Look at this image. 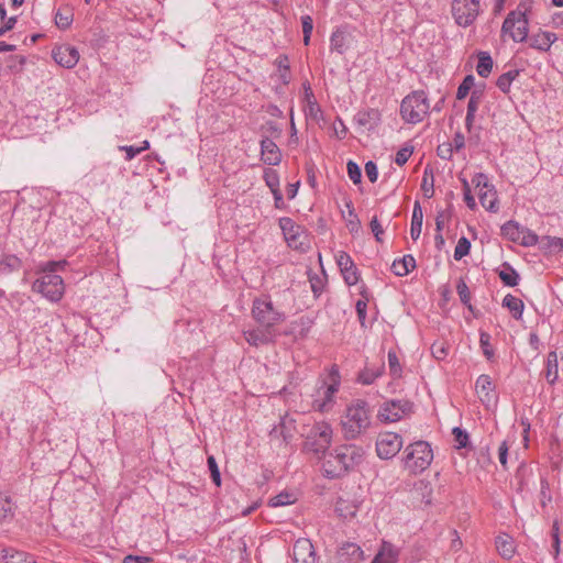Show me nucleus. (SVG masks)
Returning <instances> with one entry per match:
<instances>
[{
    "label": "nucleus",
    "instance_id": "obj_29",
    "mask_svg": "<svg viewBox=\"0 0 563 563\" xmlns=\"http://www.w3.org/2000/svg\"><path fill=\"white\" fill-rule=\"evenodd\" d=\"M423 221V212L419 201L415 202L410 225V235L413 241H417L421 234Z\"/></svg>",
    "mask_w": 563,
    "mask_h": 563
},
{
    "label": "nucleus",
    "instance_id": "obj_14",
    "mask_svg": "<svg viewBox=\"0 0 563 563\" xmlns=\"http://www.w3.org/2000/svg\"><path fill=\"white\" fill-rule=\"evenodd\" d=\"M53 59L65 68H73L79 60V52L75 46L63 44L52 51Z\"/></svg>",
    "mask_w": 563,
    "mask_h": 563
},
{
    "label": "nucleus",
    "instance_id": "obj_55",
    "mask_svg": "<svg viewBox=\"0 0 563 563\" xmlns=\"http://www.w3.org/2000/svg\"><path fill=\"white\" fill-rule=\"evenodd\" d=\"M387 356H388V366H389L391 375L399 376L400 372H401V367H400L399 360L397 357L396 352L389 351Z\"/></svg>",
    "mask_w": 563,
    "mask_h": 563
},
{
    "label": "nucleus",
    "instance_id": "obj_45",
    "mask_svg": "<svg viewBox=\"0 0 563 563\" xmlns=\"http://www.w3.org/2000/svg\"><path fill=\"white\" fill-rule=\"evenodd\" d=\"M294 501H295V498H294L292 494L283 492L280 494L272 497L269 499L268 504L272 507H282V506L291 505Z\"/></svg>",
    "mask_w": 563,
    "mask_h": 563
},
{
    "label": "nucleus",
    "instance_id": "obj_19",
    "mask_svg": "<svg viewBox=\"0 0 563 563\" xmlns=\"http://www.w3.org/2000/svg\"><path fill=\"white\" fill-rule=\"evenodd\" d=\"M353 120L358 126H362V128L366 129L367 131H372V130L376 129L378 126V124L380 123L382 114H380L379 110L369 108V109L360 110L354 115Z\"/></svg>",
    "mask_w": 563,
    "mask_h": 563
},
{
    "label": "nucleus",
    "instance_id": "obj_5",
    "mask_svg": "<svg viewBox=\"0 0 563 563\" xmlns=\"http://www.w3.org/2000/svg\"><path fill=\"white\" fill-rule=\"evenodd\" d=\"M433 460V452L426 441H417L406 446L404 451V467L410 474H420L427 470Z\"/></svg>",
    "mask_w": 563,
    "mask_h": 563
},
{
    "label": "nucleus",
    "instance_id": "obj_11",
    "mask_svg": "<svg viewBox=\"0 0 563 563\" xmlns=\"http://www.w3.org/2000/svg\"><path fill=\"white\" fill-rule=\"evenodd\" d=\"M330 383H322L321 387L318 390V394L321 398H316L312 402V407L314 410L320 412L328 411L333 402V397L335 393L339 390L340 386V375L339 371L335 367H332L330 375Z\"/></svg>",
    "mask_w": 563,
    "mask_h": 563
},
{
    "label": "nucleus",
    "instance_id": "obj_37",
    "mask_svg": "<svg viewBox=\"0 0 563 563\" xmlns=\"http://www.w3.org/2000/svg\"><path fill=\"white\" fill-rule=\"evenodd\" d=\"M520 71L518 69H511L507 73L501 74L496 81V86L504 92L507 93L510 91V87L512 81L519 76Z\"/></svg>",
    "mask_w": 563,
    "mask_h": 563
},
{
    "label": "nucleus",
    "instance_id": "obj_10",
    "mask_svg": "<svg viewBox=\"0 0 563 563\" xmlns=\"http://www.w3.org/2000/svg\"><path fill=\"white\" fill-rule=\"evenodd\" d=\"M412 409L413 404L408 399H391L380 406L377 418L386 423L397 422L410 415Z\"/></svg>",
    "mask_w": 563,
    "mask_h": 563
},
{
    "label": "nucleus",
    "instance_id": "obj_48",
    "mask_svg": "<svg viewBox=\"0 0 563 563\" xmlns=\"http://www.w3.org/2000/svg\"><path fill=\"white\" fill-rule=\"evenodd\" d=\"M148 147H150L148 141H144L143 145L140 146V147H135V146H132V145H123V146H120L119 150L125 152V154H126L125 159L126 161H131L136 155L142 153L143 151H146Z\"/></svg>",
    "mask_w": 563,
    "mask_h": 563
},
{
    "label": "nucleus",
    "instance_id": "obj_27",
    "mask_svg": "<svg viewBox=\"0 0 563 563\" xmlns=\"http://www.w3.org/2000/svg\"><path fill=\"white\" fill-rule=\"evenodd\" d=\"M416 267V260L412 255H405L402 258L395 260L391 271L396 276L408 275Z\"/></svg>",
    "mask_w": 563,
    "mask_h": 563
},
{
    "label": "nucleus",
    "instance_id": "obj_42",
    "mask_svg": "<svg viewBox=\"0 0 563 563\" xmlns=\"http://www.w3.org/2000/svg\"><path fill=\"white\" fill-rule=\"evenodd\" d=\"M456 291L463 305H465L471 311H473V306L471 305V294L466 283L463 279H460L456 285Z\"/></svg>",
    "mask_w": 563,
    "mask_h": 563
},
{
    "label": "nucleus",
    "instance_id": "obj_31",
    "mask_svg": "<svg viewBox=\"0 0 563 563\" xmlns=\"http://www.w3.org/2000/svg\"><path fill=\"white\" fill-rule=\"evenodd\" d=\"M14 505L11 498L0 495V523H9L14 518Z\"/></svg>",
    "mask_w": 563,
    "mask_h": 563
},
{
    "label": "nucleus",
    "instance_id": "obj_61",
    "mask_svg": "<svg viewBox=\"0 0 563 563\" xmlns=\"http://www.w3.org/2000/svg\"><path fill=\"white\" fill-rule=\"evenodd\" d=\"M355 310L357 313V318L361 322V325H365L366 311H367V302L365 300H357L355 305Z\"/></svg>",
    "mask_w": 563,
    "mask_h": 563
},
{
    "label": "nucleus",
    "instance_id": "obj_9",
    "mask_svg": "<svg viewBox=\"0 0 563 563\" xmlns=\"http://www.w3.org/2000/svg\"><path fill=\"white\" fill-rule=\"evenodd\" d=\"M279 227L289 247L298 251L308 249V233L303 227L288 217L279 219Z\"/></svg>",
    "mask_w": 563,
    "mask_h": 563
},
{
    "label": "nucleus",
    "instance_id": "obj_4",
    "mask_svg": "<svg viewBox=\"0 0 563 563\" xmlns=\"http://www.w3.org/2000/svg\"><path fill=\"white\" fill-rule=\"evenodd\" d=\"M430 103L424 90H415L400 103V115L406 123L417 124L429 114Z\"/></svg>",
    "mask_w": 563,
    "mask_h": 563
},
{
    "label": "nucleus",
    "instance_id": "obj_52",
    "mask_svg": "<svg viewBox=\"0 0 563 563\" xmlns=\"http://www.w3.org/2000/svg\"><path fill=\"white\" fill-rule=\"evenodd\" d=\"M335 261L341 272L354 265L352 257L344 251H339L336 253Z\"/></svg>",
    "mask_w": 563,
    "mask_h": 563
},
{
    "label": "nucleus",
    "instance_id": "obj_36",
    "mask_svg": "<svg viewBox=\"0 0 563 563\" xmlns=\"http://www.w3.org/2000/svg\"><path fill=\"white\" fill-rule=\"evenodd\" d=\"M21 260L13 254H2L0 255V272L1 273H11L20 269Z\"/></svg>",
    "mask_w": 563,
    "mask_h": 563
},
{
    "label": "nucleus",
    "instance_id": "obj_3",
    "mask_svg": "<svg viewBox=\"0 0 563 563\" xmlns=\"http://www.w3.org/2000/svg\"><path fill=\"white\" fill-rule=\"evenodd\" d=\"M533 3V0H521L516 10L510 11L506 16L501 32L509 34L515 42H525L529 32L528 14L531 12Z\"/></svg>",
    "mask_w": 563,
    "mask_h": 563
},
{
    "label": "nucleus",
    "instance_id": "obj_30",
    "mask_svg": "<svg viewBox=\"0 0 563 563\" xmlns=\"http://www.w3.org/2000/svg\"><path fill=\"white\" fill-rule=\"evenodd\" d=\"M503 307H506L516 320L522 318L525 303L520 298L508 294L503 299Z\"/></svg>",
    "mask_w": 563,
    "mask_h": 563
},
{
    "label": "nucleus",
    "instance_id": "obj_40",
    "mask_svg": "<svg viewBox=\"0 0 563 563\" xmlns=\"http://www.w3.org/2000/svg\"><path fill=\"white\" fill-rule=\"evenodd\" d=\"M434 180L433 170L430 167H426L423 170L421 189L426 197L431 198L434 194Z\"/></svg>",
    "mask_w": 563,
    "mask_h": 563
},
{
    "label": "nucleus",
    "instance_id": "obj_46",
    "mask_svg": "<svg viewBox=\"0 0 563 563\" xmlns=\"http://www.w3.org/2000/svg\"><path fill=\"white\" fill-rule=\"evenodd\" d=\"M452 434H453L454 441L456 443V445H455L456 449H463L468 445L470 437L465 430H463L459 427H455L452 430Z\"/></svg>",
    "mask_w": 563,
    "mask_h": 563
},
{
    "label": "nucleus",
    "instance_id": "obj_33",
    "mask_svg": "<svg viewBox=\"0 0 563 563\" xmlns=\"http://www.w3.org/2000/svg\"><path fill=\"white\" fill-rule=\"evenodd\" d=\"M384 371V365L365 367L360 374L357 380L363 385L373 384Z\"/></svg>",
    "mask_w": 563,
    "mask_h": 563
},
{
    "label": "nucleus",
    "instance_id": "obj_39",
    "mask_svg": "<svg viewBox=\"0 0 563 563\" xmlns=\"http://www.w3.org/2000/svg\"><path fill=\"white\" fill-rule=\"evenodd\" d=\"M330 47L331 51H335L339 54H343L346 51V38L345 33L343 31L338 29L334 32H332L330 37Z\"/></svg>",
    "mask_w": 563,
    "mask_h": 563
},
{
    "label": "nucleus",
    "instance_id": "obj_21",
    "mask_svg": "<svg viewBox=\"0 0 563 563\" xmlns=\"http://www.w3.org/2000/svg\"><path fill=\"white\" fill-rule=\"evenodd\" d=\"M0 558L3 563H37L32 554L12 548L1 549Z\"/></svg>",
    "mask_w": 563,
    "mask_h": 563
},
{
    "label": "nucleus",
    "instance_id": "obj_50",
    "mask_svg": "<svg viewBox=\"0 0 563 563\" xmlns=\"http://www.w3.org/2000/svg\"><path fill=\"white\" fill-rule=\"evenodd\" d=\"M412 153H413V146L406 145V146L401 147L396 153L395 163L398 166L405 165L408 162V159L410 158V156L412 155Z\"/></svg>",
    "mask_w": 563,
    "mask_h": 563
},
{
    "label": "nucleus",
    "instance_id": "obj_8",
    "mask_svg": "<svg viewBox=\"0 0 563 563\" xmlns=\"http://www.w3.org/2000/svg\"><path fill=\"white\" fill-rule=\"evenodd\" d=\"M332 428L327 422L316 423L305 441V449L316 454L325 453L332 442Z\"/></svg>",
    "mask_w": 563,
    "mask_h": 563
},
{
    "label": "nucleus",
    "instance_id": "obj_17",
    "mask_svg": "<svg viewBox=\"0 0 563 563\" xmlns=\"http://www.w3.org/2000/svg\"><path fill=\"white\" fill-rule=\"evenodd\" d=\"M261 156L266 165L276 166L282 162V152L276 143L267 136L261 140Z\"/></svg>",
    "mask_w": 563,
    "mask_h": 563
},
{
    "label": "nucleus",
    "instance_id": "obj_47",
    "mask_svg": "<svg viewBox=\"0 0 563 563\" xmlns=\"http://www.w3.org/2000/svg\"><path fill=\"white\" fill-rule=\"evenodd\" d=\"M479 345H481L486 358L492 360L494 357V350L490 344V334L489 333L481 331Z\"/></svg>",
    "mask_w": 563,
    "mask_h": 563
},
{
    "label": "nucleus",
    "instance_id": "obj_32",
    "mask_svg": "<svg viewBox=\"0 0 563 563\" xmlns=\"http://www.w3.org/2000/svg\"><path fill=\"white\" fill-rule=\"evenodd\" d=\"M498 276L501 282L509 287L517 286L520 279L519 274L509 263L503 264V269L498 273Z\"/></svg>",
    "mask_w": 563,
    "mask_h": 563
},
{
    "label": "nucleus",
    "instance_id": "obj_58",
    "mask_svg": "<svg viewBox=\"0 0 563 563\" xmlns=\"http://www.w3.org/2000/svg\"><path fill=\"white\" fill-rule=\"evenodd\" d=\"M453 144L443 143L438 146L437 154L440 158L450 161L453 156Z\"/></svg>",
    "mask_w": 563,
    "mask_h": 563
},
{
    "label": "nucleus",
    "instance_id": "obj_64",
    "mask_svg": "<svg viewBox=\"0 0 563 563\" xmlns=\"http://www.w3.org/2000/svg\"><path fill=\"white\" fill-rule=\"evenodd\" d=\"M152 559L144 555H126L123 559V563H150Z\"/></svg>",
    "mask_w": 563,
    "mask_h": 563
},
{
    "label": "nucleus",
    "instance_id": "obj_26",
    "mask_svg": "<svg viewBox=\"0 0 563 563\" xmlns=\"http://www.w3.org/2000/svg\"><path fill=\"white\" fill-rule=\"evenodd\" d=\"M496 549L499 555L506 560H510L515 554V543L510 536L501 534L495 540Z\"/></svg>",
    "mask_w": 563,
    "mask_h": 563
},
{
    "label": "nucleus",
    "instance_id": "obj_60",
    "mask_svg": "<svg viewBox=\"0 0 563 563\" xmlns=\"http://www.w3.org/2000/svg\"><path fill=\"white\" fill-rule=\"evenodd\" d=\"M371 230L375 236V240L379 243L383 242L382 235L384 234V230L377 219V217H373L369 223Z\"/></svg>",
    "mask_w": 563,
    "mask_h": 563
},
{
    "label": "nucleus",
    "instance_id": "obj_35",
    "mask_svg": "<svg viewBox=\"0 0 563 563\" xmlns=\"http://www.w3.org/2000/svg\"><path fill=\"white\" fill-rule=\"evenodd\" d=\"M493 58L487 52H481L478 54V63L476 66V71L478 76L483 78H487L493 69Z\"/></svg>",
    "mask_w": 563,
    "mask_h": 563
},
{
    "label": "nucleus",
    "instance_id": "obj_16",
    "mask_svg": "<svg viewBox=\"0 0 563 563\" xmlns=\"http://www.w3.org/2000/svg\"><path fill=\"white\" fill-rule=\"evenodd\" d=\"M476 393L485 406H490L496 400L495 385L488 375H479L475 383Z\"/></svg>",
    "mask_w": 563,
    "mask_h": 563
},
{
    "label": "nucleus",
    "instance_id": "obj_24",
    "mask_svg": "<svg viewBox=\"0 0 563 563\" xmlns=\"http://www.w3.org/2000/svg\"><path fill=\"white\" fill-rule=\"evenodd\" d=\"M555 41L556 35L554 33L539 32L530 37V46L538 51L548 52Z\"/></svg>",
    "mask_w": 563,
    "mask_h": 563
},
{
    "label": "nucleus",
    "instance_id": "obj_6",
    "mask_svg": "<svg viewBox=\"0 0 563 563\" xmlns=\"http://www.w3.org/2000/svg\"><path fill=\"white\" fill-rule=\"evenodd\" d=\"M252 317L263 328L274 331V327L283 323L285 312L277 309L268 296L255 298L252 305Z\"/></svg>",
    "mask_w": 563,
    "mask_h": 563
},
{
    "label": "nucleus",
    "instance_id": "obj_63",
    "mask_svg": "<svg viewBox=\"0 0 563 563\" xmlns=\"http://www.w3.org/2000/svg\"><path fill=\"white\" fill-rule=\"evenodd\" d=\"M335 136L339 140H343L347 134V128L345 126L344 122L338 118L336 122L333 125Z\"/></svg>",
    "mask_w": 563,
    "mask_h": 563
},
{
    "label": "nucleus",
    "instance_id": "obj_56",
    "mask_svg": "<svg viewBox=\"0 0 563 563\" xmlns=\"http://www.w3.org/2000/svg\"><path fill=\"white\" fill-rule=\"evenodd\" d=\"M264 179H265L266 185L269 187V189L272 191L279 189L278 188L279 187V178L275 170H273V169L266 170L264 174Z\"/></svg>",
    "mask_w": 563,
    "mask_h": 563
},
{
    "label": "nucleus",
    "instance_id": "obj_12",
    "mask_svg": "<svg viewBox=\"0 0 563 563\" xmlns=\"http://www.w3.org/2000/svg\"><path fill=\"white\" fill-rule=\"evenodd\" d=\"M481 0H453L452 14L455 22L463 27H467L476 20L479 13Z\"/></svg>",
    "mask_w": 563,
    "mask_h": 563
},
{
    "label": "nucleus",
    "instance_id": "obj_38",
    "mask_svg": "<svg viewBox=\"0 0 563 563\" xmlns=\"http://www.w3.org/2000/svg\"><path fill=\"white\" fill-rule=\"evenodd\" d=\"M74 20V14L70 8L65 7L57 10L55 14V23L56 25L62 29L66 30L70 26Z\"/></svg>",
    "mask_w": 563,
    "mask_h": 563
},
{
    "label": "nucleus",
    "instance_id": "obj_2",
    "mask_svg": "<svg viewBox=\"0 0 563 563\" xmlns=\"http://www.w3.org/2000/svg\"><path fill=\"white\" fill-rule=\"evenodd\" d=\"M341 431L345 440H355L364 434L371 426V411L368 404L363 399H355L346 406L341 417Z\"/></svg>",
    "mask_w": 563,
    "mask_h": 563
},
{
    "label": "nucleus",
    "instance_id": "obj_43",
    "mask_svg": "<svg viewBox=\"0 0 563 563\" xmlns=\"http://www.w3.org/2000/svg\"><path fill=\"white\" fill-rule=\"evenodd\" d=\"M474 80L475 79L473 75L465 76L463 81L457 87L456 99L462 100L470 93L471 89L474 86Z\"/></svg>",
    "mask_w": 563,
    "mask_h": 563
},
{
    "label": "nucleus",
    "instance_id": "obj_1",
    "mask_svg": "<svg viewBox=\"0 0 563 563\" xmlns=\"http://www.w3.org/2000/svg\"><path fill=\"white\" fill-rule=\"evenodd\" d=\"M364 455V449L356 444L335 446L322 464L324 476L331 479L344 476L362 463Z\"/></svg>",
    "mask_w": 563,
    "mask_h": 563
},
{
    "label": "nucleus",
    "instance_id": "obj_25",
    "mask_svg": "<svg viewBox=\"0 0 563 563\" xmlns=\"http://www.w3.org/2000/svg\"><path fill=\"white\" fill-rule=\"evenodd\" d=\"M544 377L550 385H554L559 379V363L558 354L555 351L548 353L545 368L543 371Z\"/></svg>",
    "mask_w": 563,
    "mask_h": 563
},
{
    "label": "nucleus",
    "instance_id": "obj_34",
    "mask_svg": "<svg viewBox=\"0 0 563 563\" xmlns=\"http://www.w3.org/2000/svg\"><path fill=\"white\" fill-rule=\"evenodd\" d=\"M522 228L523 227H521L518 222L510 220L501 225V235L507 240L517 243L520 238Z\"/></svg>",
    "mask_w": 563,
    "mask_h": 563
},
{
    "label": "nucleus",
    "instance_id": "obj_59",
    "mask_svg": "<svg viewBox=\"0 0 563 563\" xmlns=\"http://www.w3.org/2000/svg\"><path fill=\"white\" fill-rule=\"evenodd\" d=\"M8 67L12 71H19L22 69L23 65L25 64V57L23 56H10L7 60Z\"/></svg>",
    "mask_w": 563,
    "mask_h": 563
},
{
    "label": "nucleus",
    "instance_id": "obj_57",
    "mask_svg": "<svg viewBox=\"0 0 563 563\" xmlns=\"http://www.w3.org/2000/svg\"><path fill=\"white\" fill-rule=\"evenodd\" d=\"M483 92L479 90H473L467 103V111L476 112L478 110V106L482 102Z\"/></svg>",
    "mask_w": 563,
    "mask_h": 563
},
{
    "label": "nucleus",
    "instance_id": "obj_7",
    "mask_svg": "<svg viewBox=\"0 0 563 563\" xmlns=\"http://www.w3.org/2000/svg\"><path fill=\"white\" fill-rule=\"evenodd\" d=\"M32 289L42 294L49 301L57 302L63 298L65 286L59 275L43 274L33 283Z\"/></svg>",
    "mask_w": 563,
    "mask_h": 563
},
{
    "label": "nucleus",
    "instance_id": "obj_18",
    "mask_svg": "<svg viewBox=\"0 0 563 563\" xmlns=\"http://www.w3.org/2000/svg\"><path fill=\"white\" fill-rule=\"evenodd\" d=\"M246 342L255 347L274 342V331L266 328L250 329L243 331Z\"/></svg>",
    "mask_w": 563,
    "mask_h": 563
},
{
    "label": "nucleus",
    "instance_id": "obj_20",
    "mask_svg": "<svg viewBox=\"0 0 563 563\" xmlns=\"http://www.w3.org/2000/svg\"><path fill=\"white\" fill-rule=\"evenodd\" d=\"M339 563H361L364 560V552L355 543H344L338 551Z\"/></svg>",
    "mask_w": 563,
    "mask_h": 563
},
{
    "label": "nucleus",
    "instance_id": "obj_41",
    "mask_svg": "<svg viewBox=\"0 0 563 563\" xmlns=\"http://www.w3.org/2000/svg\"><path fill=\"white\" fill-rule=\"evenodd\" d=\"M538 235L532 230L523 227L517 243L522 246L530 247L534 246L538 243Z\"/></svg>",
    "mask_w": 563,
    "mask_h": 563
},
{
    "label": "nucleus",
    "instance_id": "obj_13",
    "mask_svg": "<svg viewBox=\"0 0 563 563\" xmlns=\"http://www.w3.org/2000/svg\"><path fill=\"white\" fill-rule=\"evenodd\" d=\"M402 438L395 432H382L376 440V453L383 460L393 459L402 448Z\"/></svg>",
    "mask_w": 563,
    "mask_h": 563
},
{
    "label": "nucleus",
    "instance_id": "obj_54",
    "mask_svg": "<svg viewBox=\"0 0 563 563\" xmlns=\"http://www.w3.org/2000/svg\"><path fill=\"white\" fill-rule=\"evenodd\" d=\"M67 265V261H48L43 266L44 274H55L57 271H63Z\"/></svg>",
    "mask_w": 563,
    "mask_h": 563
},
{
    "label": "nucleus",
    "instance_id": "obj_28",
    "mask_svg": "<svg viewBox=\"0 0 563 563\" xmlns=\"http://www.w3.org/2000/svg\"><path fill=\"white\" fill-rule=\"evenodd\" d=\"M481 205L488 211H497V194L493 186H487L478 190Z\"/></svg>",
    "mask_w": 563,
    "mask_h": 563
},
{
    "label": "nucleus",
    "instance_id": "obj_62",
    "mask_svg": "<svg viewBox=\"0 0 563 563\" xmlns=\"http://www.w3.org/2000/svg\"><path fill=\"white\" fill-rule=\"evenodd\" d=\"M365 174L371 183H375L378 178L377 166L374 162L368 161L365 164Z\"/></svg>",
    "mask_w": 563,
    "mask_h": 563
},
{
    "label": "nucleus",
    "instance_id": "obj_49",
    "mask_svg": "<svg viewBox=\"0 0 563 563\" xmlns=\"http://www.w3.org/2000/svg\"><path fill=\"white\" fill-rule=\"evenodd\" d=\"M341 273L343 275L344 282L349 286H354L360 280V273H358V269L355 264L352 265V267H349L347 269L342 271Z\"/></svg>",
    "mask_w": 563,
    "mask_h": 563
},
{
    "label": "nucleus",
    "instance_id": "obj_53",
    "mask_svg": "<svg viewBox=\"0 0 563 563\" xmlns=\"http://www.w3.org/2000/svg\"><path fill=\"white\" fill-rule=\"evenodd\" d=\"M346 169H347V175H349L350 179L354 184H360L361 178H362V172H361L360 166L355 162L349 161L347 165H346Z\"/></svg>",
    "mask_w": 563,
    "mask_h": 563
},
{
    "label": "nucleus",
    "instance_id": "obj_23",
    "mask_svg": "<svg viewBox=\"0 0 563 563\" xmlns=\"http://www.w3.org/2000/svg\"><path fill=\"white\" fill-rule=\"evenodd\" d=\"M399 551L390 542L384 541L378 553L373 559L372 563H397Z\"/></svg>",
    "mask_w": 563,
    "mask_h": 563
},
{
    "label": "nucleus",
    "instance_id": "obj_22",
    "mask_svg": "<svg viewBox=\"0 0 563 563\" xmlns=\"http://www.w3.org/2000/svg\"><path fill=\"white\" fill-rule=\"evenodd\" d=\"M303 87V101L306 102L305 112L308 117L318 120L322 113L320 106L313 95V91L308 81L302 84Z\"/></svg>",
    "mask_w": 563,
    "mask_h": 563
},
{
    "label": "nucleus",
    "instance_id": "obj_15",
    "mask_svg": "<svg viewBox=\"0 0 563 563\" xmlns=\"http://www.w3.org/2000/svg\"><path fill=\"white\" fill-rule=\"evenodd\" d=\"M294 563H316V553L309 539L300 538L292 547Z\"/></svg>",
    "mask_w": 563,
    "mask_h": 563
},
{
    "label": "nucleus",
    "instance_id": "obj_44",
    "mask_svg": "<svg viewBox=\"0 0 563 563\" xmlns=\"http://www.w3.org/2000/svg\"><path fill=\"white\" fill-rule=\"evenodd\" d=\"M471 250V242L467 238L462 236L457 241V244L454 250V258L456 261L462 260L464 256H466L470 253Z\"/></svg>",
    "mask_w": 563,
    "mask_h": 563
},
{
    "label": "nucleus",
    "instance_id": "obj_51",
    "mask_svg": "<svg viewBox=\"0 0 563 563\" xmlns=\"http://www.w3.org/2000/svg\"><path fill=\"white\" fill-rule=\"evenodd\" d=\"M208 467L211 474L212 482L217 485H221V475L214 456L210 455L207 459Z\"/></svg>",
    "mask_w": 563,
    "mask_h": 563
}]
</instances>
